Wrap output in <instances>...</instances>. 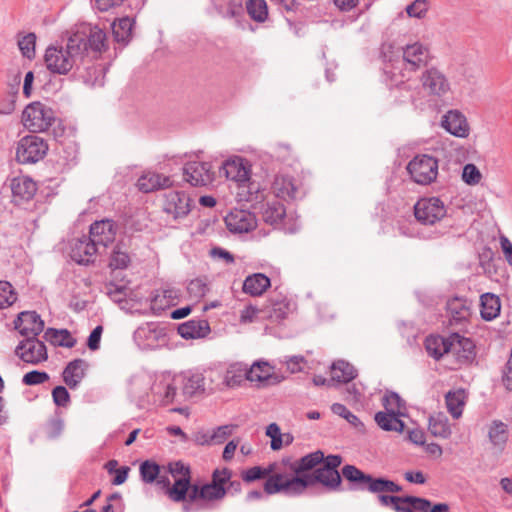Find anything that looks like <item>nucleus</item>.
Listing matches in <instances>:
<instances>
[{"label": "nucleus", "instance_id": "nucleus-1", "mask_svg": "<svg viewBox=\"0 0 512 512\" xmlns=\"http://www.w3.org/2000/svg\"><path fill=\"white\" fill-rule=\"evenodd\" d=\"M108 49L104 30L90 23H81L69 32L65 45H50L46 48L44 62L53 74L67 75L71 70H80L82 65L97 59Z\"/></svg>", "mask_w": 512, "mask_h": 512}, {"label": "nucleus", "instance_id": "nucleus-2", "mask_svg": "<svg viewBox=\"0 0 512 512\" xmlns=\"http://www.w3.org/2000/svg\"><path fill=\"white\" fill-rule=\"evenodd\" d=\"M323 460L322 450H316L300 458L287 456L283 463L289 470L288 479L279 482L282 478L279 474L268 481L266 490L269 493L283 492L286 496L297 497L303 495L308 488L321 484L327 491H340L343 474L320 466Z\"/></svg>", "mask_w": 512, "mask_h": 512}, {"label": "nucleus", "instance_id": "nucleus-3", "mask_svg": "<svg viewBox=\"0 0 512 512\" xmlns=\"http://www.w3.org/2000/svg\"><path fill=\"white\" fill-rule=\"evenodd\" d=\"M226 179L235 183L238 189L240 200L247 202L257 201L259 199V187L255 182H251V164L241 156H231L226 158Z\"/></svg>", "mask_w": 512, "mask_h": 512}, {"label": "nucleus", "instance_id": "nucleus-4", "mask_svg": "<svg viewBox=\"0 0 512 512\" xmlns=\"http://www.w3.org/2000/svg\"><path fill=\"white\" fill-rule=\"evenodd\" d=\"M343 477L350 482V490L369 491L371 493H398L402 487L386 478H374L354 465L347 464L342 468Z\"/></svg>", "mask_w": 512, "mask_h": 512}, {"label": "nucleus", "instance_id": "nucleus-5", "mask_svg": "<svg viewBox=\"0 0 512 512\" xmlns=\"http://www.w3.org/2000/svg\"><path fill=\"white\" fill-rule=\"evenodd\" d=\"M168 328L163 322L142 323L133 333V341L143 351L156 350L168 342Z\"/></svg>", "mask_w": 512, "mask_h": 512}, {"label": "nucleus", "instance_id": "nucleus-6", "mask_svg": "<svg viewBox=\"0 0 512 512\" xmlns=\"http://www.w3.org/2000/svg\"><path fill=\"white\" fill-rule=\"evenodd\" d=\"M180 378L164 372L155 376L148 401L158 406H168L177 401Z\"/></svg>", "mask_w": 512, "mask_h": 512}, {"label": "nucleus", "instance_id": "nucleus-7", "mask_svg": "<svg viewBox=\"0 0 512 512\" xmlns=\"http://www.w3.org/2000/svg\"><path fill=\"white\" fill-rule=\"evenodd\" d=\"M48 149V144L43 138L26 135L17 143L15 160L22 165L36 164L44 159Z\"/></svg>", "mask_w": 512, "mask_h": 512}, {"label": "nucleus", "instance_id": "nucleus-8", "mask_svg": "<svg viewBox=\"0 0 512 512\" xmlns=\"http://www.w3.org/2000/svg\"><path fill=\"white\" fill-rule=\"evenodd\" d=\"M438 167L437 158L428 154H418L409 161L406 169L415 183L428 185L436 180Z\"/></svg>", "mask_w": 512, "mask_h": 512}, {"label": "nucleus", "instance_id": "nucleus-9", "mask_svg": "<svg viewBox=\"0 0 512 512\" xmlns=\"http://www.w3.org/2000/svg\"><path fill=\"white\" fill-rule=\"evenodd\" d=\"M22 121L24 126L34 133L44 132L52 126L55 115L54 111L47 105L41 102H33L24 109Z\"/></svg>", "mask_w": 512, "mask_h": 512}, {"label": "nucleus", "instance_id": "nucleus-10", "mask_svg": "<svg viewBox=\"0 0 512 512\" xmlns=\"http://www.w3.org/2000/svg\"><path fill=\"white\" fill-rule=\"evenodd\" d=\"M286 458L287 456H284L281 458L280 461L270 463L267 467L253 466L249 469L243 470L241 472V478L245 483H252L260 479H266L263 485L264 492L267 495L278 494L279 492L269 493L266 490V485L270 479L279 474L282 476L279 482H285L288 479L289 470L283 463Z\"/></svg>", "mask_w": 512, "mask_h": 512}, {"label": "nucleus", "instance_id": "nucleus-11", "mask_svg": "<svg viewBox=\"0 0 512 512\" xmlns=\"http://www.w3.org/2000/svg\"><path fill=\"white\" fill-rule=\"evenodd\" d=\"M447 213L444 202L438 197L420 198L414 205V216L422 225H434Z\"/></svg>", "mask_w": 512, "mask_h": 512}, {"label": "nucleus", "instance_id": "nucleus-12", "mask_svg": "<svg viewBox=\"0 0 512 512\" xmlns=\"http://www.w3.org/2000/svg\"><path fill=\"white\" fill-rule=\"evenodd\" d=\"M260 214L262 220L274 228H282L290 233L296 231L294 224H287V221H290V217L287 215L284 204L276 197L267 200L261 205Z\"/></svg>", "mask_w": 512, "mask_h": 512}, {"label": "nucleus", "instance_id": "nucleus-13", "mask_svg": "<svg viewBox=\"0 0 512 512\" xmlns=\"http://www.w3.org/2000/svg\"><path fill=\"white\" fill-rule=\"evenodd\" d=\"M215 173L209 162L188 161L183 166L184 180L193 187H203L211 184Z\"/></svg>", "mask_w": 512, "mask_h": 512}, {"label": "nucleus", "instance_id": "nucleus-14", "mask_svg": "<svg viewBox=\"0 0 512 512\" xmlns=\"http://www.w3.org/2000/svg\"><path fill=\"white\" fill-rule=\"evenodd\" d=\"M191 198L184 191H168L163 195V211L174 220L186 217L191 211Z\"/></svg>", "mask_w": 512, "mask_h": 512}, {"label": "nucleus", "instance_id": "nucleus-15", "mask_svg": "<svg viewBox=\"0 0 512 512\" xmlns=\"http://www.w3.org/2000/svg\"><path fill=\"white\" fill-rule=\"evenodd\" d=\"M15 353L26 363L38 364L48 358L44 342L36 337H26L15 349Z\"/></svg>", "mask_w": 512, "mask_h": 512}, {"label": "nucleus", "instance_id": "nucleus-16", "mask_svg": "<svg viewBox=\"0 0 512 512\" xmlns=\"http://www.w3.org/2000/svg\"><path fill=\"white\" fill-rule=\"evenodd\" d=\"M429 50L421 43L415 42L403 47L402 71L415 72L427 66Z\"/></svg>", "mask_w": 512, "mask_h": 512}, {"label": "nucleus", "instance_id": "nucleus-17", "mask_svg": "<svg viewBox=\"0 0 512 512\" xmlns=\"http://www.w3.org/2000/svg\"><path fill=\"white\" fill-rule=\"evenodd\" d=\"M191 501L196 499L213 500L224 496V469H216L213 473V482L199 488L193 485L188 494Z\"/></svg>", "mask_w": 512, "mask_h": 512}, {"label": "nucleus", "instance_id": "nucleus-18", "mask_svg": "<svg viewBox=\"0 0 512 512\" xmlns=\"http://www.w3.org/2000/svg\"><path fill=\"white\" fill-rule=\"evenodd\" d=\"M257 226L254 213L245 209H233L226 215V228L232 233H247Z\"/></svg>", "mask_w": 512, "mask_h": 512}, {"label": "nucleus", "instance_id": "nucleus-19", "mask_svg": "<svg viewBox=\"0 0 512 512\" xmlns=\"http://www.w3.org/2000/svg\"><path fill=\"white\" fill-rule=\"evenodd\" d=\"M421 82L424 90L430 95L441 97L450 90V83L445 74L434 67L423 72Z\"/></svg>", "mask_w": 512, "mask_h": 512}, {"label": "nucleus", "instance_id": "nucleus-20", "mask_svg": "<svg viewBox=\"0 0 512 512\" xmlns=\"http://www.w3.org/2000/svg\"><path fill=\"white\" fill-rule=\"evenodd\" d=\"M116 234V223L111 219H102L90 225L88 238L95 243L97 247H107L114 242Z\"/></svg>", "mask_w": 512, "mask_h": 512}, {"label": "nucleus", "instance_id": "nucleus-21", "mask_svg": "<svg viewBox=\"0 0 512 512\" xmlns=\"http://www.w3.org/2000/svg\"><path fill=\"white\" fill-rule=\"evenodd\" d=\"M12 202L15 205H22L33 199L37 191L36 182L28 176H17L10 181Z\"/></svg>", "mask_w": 512, "mask_h": 512}, {"label": "nucleus", "instance_id": "nucleus-22", "mask_svg": "<svg viewBox=\"0 0 512 512\" xmlns=\"http://www.w3.org/2000/svg\"><path fill=\"white\" fill-rule=\"evenodd\" d=\"M98 247L88 236H82L73 240L71 243L70 256L73 261L79 265H89L94 263Z\"/></svg>", "mask_w": 512, "mask_h": 512}, {"label": "nucleus", "instance_id": "nucleus-23", "mask_svg": "<svg viewBox=\"0 0 512 512\" xmlns=\"http://www.w3.org/2000/svg\"><path fill=\"white\" fill-rule=\"evenodd\" d=\"M271 188L275 197L278 199L289 201L296 200L300 197V183L291 175H276Z\"/></svg>", "mask_w": 512, "mask_h": 512}, {"label": "nucleus", "instance_id": "nucleus-24", "mask_svg": "<svg viewBox=\"0 0 512 512\" xmlns=\"http://www.w3.org/2000/svg\"><path fill=\"white\" fill-rule=\"evenodd\" d=\"M14 328L25 337H37L44 329V321L35 311H23L14 320Z\"/></svg>", "mask_w": 512, "mask_h": 512}, {"label": "nucleus", "instance_id": "nucleus-25", "mask_svg": "<svg viewBox=\"0 0 512 512\" xmlns=\"http://www.w3.org/2000/svg\"><path fill=\"white\" fill-rule=\"evenodd\" d=\"M446 314L450 325L465 324L471 315L468 300L461 297L449 299L446 304Z\"/></svg>", "mask_w": 512, "mask_h": 512}, {"label": "nucleus", "instance_id": "nucleus-26", "mask_svg": "<svg viewBox=\"0 0 512 512\" xmlns=\"http://www.w3.org/2000/svg\"><path fill=\"white\" fill-rule=\"evenodd\" d=\"M442 127L450 134L464 138L469 134V126L465 116L457 111H448L442 119Z\"/></svg>", "mask_w": 512, "mask_h": 512}, {"label": "nucleus", "instance_id": "nucleus-27", "mask_svg": "<svg viewBox=\"0 0 512 512\" xmlns=\"http://www.w3.org/2000/svg\"><path fill=\"white\" fill-rule=\"evenodd\" d=\"M177 331L184 339H197L207 336L210 332V326L207 320L191 319L179 324Z\"/></svg>", "mask_w": 512, "mask_h": 512}, {"label": "nucleus", "instance_id": "nucleus-28", "mask_svg": "<svg viewBox=\"0 0 512 512\" xmlns=\"http://www.w3.org/2000/svg\"><path fill=\"white\" fill-rule=\"evenodd\" d=\"M87 363L83 359H74L70 361L62 372L64 383L70 388L78 387L82 379L85 377V369Z\"/></svg>", "mask_w": 512, "mask_h": 512}, {"label": "nucleus", "instance_id": "nucleus-29", "mask_svg": "<svg viewBox=\"0 0 512 512\" xmlns=\"http://www.w3.org/2000/svg\"><path fill=\"white\" fill-rule=\"evenodd\" d=\"M171 185L172 180L169 176L155 172H148L143 174L137 181L139 190L144 193H149L162 188H168Z\"/></svg>", "mask_w": 512, "mask_h": 512}, {"label": "nucleus", "instance_id": "nucleus-30", "mask_svg": "<svg viewBox=\"0 0 512 512\" xmlns=\"http://www.w3.org/2000/svg\"><path fill=\"white\" fill-rule=\"evenodd\" d=\"M399 69V67L392 65L391 69L386 67L385 73L391 74V80L394 83L396 89L399 91L405 92L403 94V97H405L407 100L415 101L416 100V82H411L410 77L407 76L402 70H399V74L401 76V80L396 79V72L395 70Z\"/></svg>", "mask_w": 512, "mask_h": 512}, {"label": "nucleus", "instance_id": "nucleus-31", "mask_svg": "<svg viewBox=\"0 0 512 512\" xmlns=\"http://www.w3.org/2000/svg\"><path fill=\"white\" fill-rule=\"evenodd\" d=\"M178 377L180 378V385H182V391L185 396L192 397L198 392L206 391L207 383L205 382L203 373L188 372Z\"/></svg>", "mask_w": 512, "mask_h": 512}, {"label": "nucleus", "instance_id": "nucleus-32", "mask_svg": "<svg viewBox=\"0 0 512 512\" xmlns=\"http://www.w3.org/2000/svg\"><path fill=\"white\" fill-rule=\"evenodd\" d=\"M179 290L175 288H164L156 290L151 298V309L153 311H163L166 308L175 305L179 299Z\"/></svg>", "mask_w": 512, "mask_h": 512}, {"label": "nucleus", "instance_id": "nucleus-33", "mask_svg": "<svg viewBox=\"0 0 512 512\" xmlns=\"http://www.w3.org/2000/svg\"><path fill=\"white\" fill-rule=\"evenodd\" d=\"M452 348H455L454 343L439 335H430L425 339V349L428 355L435 360H439L444 354L452 351Z\"/></svg>", "mask_w": 512, "mask_h": 512}, {"label": "nucleus", "instance_id": "nucleus-34", "mask_svg": "<svg viewBox=\"0 0 512 512\" xmlns=\"http://www.w3.org/2000/svg\"><path fill=\"white\" fill-rule=\"evenodd\" d=\"M508 426L501 420H493L488 428V438L490 443L498 451L502 452L508 441Z\"/></svg>", "mask_w": 512, "mask_h": 512}, {"label": "nucleus", "instance_id": "nucleus-35", "mask_svg": "<svg viewBox=\"0 0 512 512\" xmlns=\"http://www.w3.org/2000/svg\"><path fill=\"white\" fill-rule=\"evenodd\" d=\"M270 285V279L266 275L262 273H255L246 277L242 283V289L246 294L251 296H260L267 290V288L270 287Z\"/></svg>", "mask_w": 512, "mask_h": 512}, {"label": "nucleus", "instance_id": "nucleus-36", "mask_svg": "<svg viewBox=\"0 0 512 512\" xmlns=\"http://www.w3.org/2000/svg\"><path fill=\"white\" fill-rule=\"evenodd\" d=\"M466 400L467 394L466 391L462 388L449 391L445 395L447 410L454 419H458L462 416Z\"/></svg>", "mask_w": 512, "mask_h": 512}, {"label": "nucleus", "instance_id": "nucleus-37", "mask_svg": "<svg viewBox=\"0 0 512 512\" xmlns=\"http://www.w3.org/2000/svg\"><path fill=\"white\" fill-rule=\"evenodd\" d=\"M480 306V314L482 319L491 321L495 319L500 313V298L493 293H485L480 297Z\"/></svg>", "mask_w": 512, "mask_h": 512}, {"label": "nucleus", "instance_id": "nucleus-38", "mask_svg": "<svg viewBox=\"0 0 512 512\" xmlns=\"http://www.w3.org/2000/svg\"><path fill=\"white\" fill-rule=\"evenodd\" d=\"M452 339H457V343H454L452 351L457 355V359L460 363L467 364L475 358V345L474 343L465 337H460L458 334H453Z\"/></svg>", "mask_w": 512, "mask_h": 512}, {"label": "nucleus", "instance_id": "nucleus-39", "mask_svg": "<svg viewBox=\"0 0 512 512\" xmlns=\"http://www.w3.org/2000/svg\"><path fill=\"white\" fill-rule=\"evenodd\" d=\"M250 381L249 368L243 363H231L226 369V386H241Z\"/></svg>", "mask_w": 512, "mask_h": 512}, {"label": "nucleus", "instance_id": "nucleus-40", "mask_svg": "<svg viewBox=\"0 0 512 512\" xmlns=\"http://www.w3.org/2000/svg\"><path fill=\"white\" fill-rule=\"evenodd\" d=\"M374 420L384 431H396L402 433L405 428V424L400 419V415L394 413L379 411L375 414Z\"/></svg>", "mask_w": 512, "mask_h": 512}, {"label": "nucleus", "instance_id": "nucleus-41", "mask_svg": "<svg viewBox=\"0 0 512 512\" xmlns=\"http://www.w3.org/2000/svg\"><path fill=\"white\" fill-rule=\"evenodd\" d=\"M357 376L353 365L344 360H338L331 365V380L340 383H348Z\"/></svg>", "mask_w": 512, "mask_h": 512}, {"label": "nucleus", "instance_id": "nucleus-42", "mask_svg": "<svg viewBox=\"0 0 512 512\" xmlns=\"http://www.w3.org/2000/svg\"><path fill=\"white\" fill-rule=\"evenodd\" d=\"M44 338L54 346L72 348L76 344V339L67 329L48 328L44 332Z\"/></svg>", "mask_w": 512, "mask_h": 512}, {"label": "nucleus", "instance_id": "nucleus-43", "mask_svg": "<svg viewBox=\"0 0 512 512\" xmlns=\"http://www.w3.org/2000/svg\"><path fill=\"white\" fill-rule=\"evenodd\" d=\"M194 441L198 445H215L224 443V425L212 430H202L194 434Z\"/></svg>", "mask_w": 512, "mask_h": 512}, {"label": "nucleus", "instance_id": "nucleus-44", "mask_svg": "<svg viewBox=\"0 0 512 512\" xmlns=\"http://www.w3.org/2000/svg\"><path fill=\"white\" fill-rule=\"evenodd\" d=\"M205 378L206 391L213 392L221 390L224 386V367L222 365L210 367L203 373Z\"/></svg>", "mask_w": 512, "mask_h": 512}, {"label": "nucleus", "instance_id": "nucleus-45", "mask_svg": "<svg viewBox=\"0 0 512 512\" xmlns=\"http://www.w3.org/2000/svg\"><path fill=\"white\" fill-rule=\"evenodd\" d=\"M428 430L433 436L443 439L451 435L448 418L442 414L429 417Z\"/></svg>", "mask_w": 512, "mask_h": 512}, {"label": "nucleus", "instance_id": "nucleus-46", "mask_svg": "<svg viewBox=\"0 0 512 512\" xmlns=\"http://www.w3.org/2000/svg\"><path fill=\"white\" fill-rule=\"evenodd\" d=\"M382 405L385 408V412L394 413L400 416H404L403 410L406 409L405 401L400 395L394 391H387L382 398Z\"/></svg>", "mask_w": 512, "mask_h": 512}, {"label": "nucleus", "instance_id": "nucleus-47", "mask_svg": "<svg viewBox=\"0 0 512 512\" xmlns=\"http://www.w3.org/2000/svg\"><path fill=\"white\" fill-rule=\"evenodd\" d=\"M273 367L268 362L256 361L249 368L250 382L264 383L272 377Z\"/></svg>", "mask_w": 512, "mask_h": 512}, {"label": "nucleus", "instance_id": "nucleus-48", "mask_svg": "<svg viewBox=\"0 0 512 512\" xmlns=\"http://www.w3.org/2000/svg\"><path fill=\"white\" fill-rule=\"evenodd\" d=\"M190 488L192 489L190 479L187 477L178 478L175 479L172 487L167 488V494L169 498L175 502L184 501Z\"/></svg>", "mask_w": 512, "mask_h": 512}, {"label": "nucleus", "instance_id": "nucleus-49", "mask_svg": "<svg viewBox=\"0 0 512 512\" xmlns=\"http://www.w3.org/2000/svg\"><path fill=\"white\" fill-rule=\"evenodd\" d=\"M36 39L37 37L33 32L18 35L17 45L23 57L29 60L35 57Z\"/></svg>", "mask_w": 512, "mask_h": 512}, {"label": "nucleus", "instance_id": "nucleus-50", "mask_svg": "<svg viewBox=\"0 0 512 512\" xmlns=\"http://www.w3.org/2000/svg\"><path fill=\"white\" fill-rule=\"evenodd\" d=\"M246 9L249 16L256 22L262 23L268 17V8L265 0H247Z\"/></svg>", "mask_w": 512, "mask_h": 512}, {"label": "nucleus", "instance_id": "nucleus-51", "mask_svg": "<svg viewBox=\"0 0 512 512\" xmlns=\"http://www.w3.org/2000/svg\"><path fill=\"white\" fill-rule=\"evenodd\" d=\"M134 20L129 17H123L118 20V23L113 24L114 37L118 42H126L129 40Z\"/></svg>", "mask_w": 512, "mask_h": 512}, {"label": "nucleus", "instance_id": "nucleus-52", "mask_svg": "<svg viewBox=\"0 0 512 512\" xmlns=\"http://www.w3.org/2000/svg\"><path fill=\"white\" fill-rule=\"evenodd\" d=\"M379 503L384 507H391L396 512H411L408 508H405L406 505V496H395V495H386L383 493H377Z\"/></svg>", "mask_w": 512, "mask_h": 512}, {"label": "nucleus", "instance_id": "nucleus-53", "mask_svg": "<svg viewBox=\"0 0 512 512\" xmlns=\"http://www.w3.org/2000/svg\"><path fill=\"white\" fill-rule=\"evenodd\" d=\"M16 300L17 293L12 284L8 281L0 280V309L10 307Z\"/></svg>", "mask_w": 512, "mask_h": 512}, {"label": "nucleus", "instance_id": "nucleus-54", "mask_svg": "<svg viewBox=\"0 0 512 512\" xmlns=\"http://www.w3.org/2000/svg\"><path fill=\"white\" fill-rule=\"evenodd\" d=\"M141 479L146 483L154 482L160 473V466L152 461L146 460L140 465Z\"/></svg>", "mask_w": 512, "mask_h": 512}, {"label": "nucleus", "instance_id": "nucleus-55", "mask_svg": "<svg viewBox=\"0 0 512 512\" xmlns=\"http://www.w3.org/2000/svg\"><path fill=\"white\" fill-rule=\"evenodd\" d=\"M130 264V256L116 246L110 256L109 267L112 269H126Z\"/></svg>", "mask_w": 512, "mask_h": 512}, {"label": "nucleus", "instance_id": "nucleus-56", "mask_svg": "<svg viewBox=\"0 0 512 512\" xmlns=\"http://www.w3.org/2000/svg\"><path fill=\"white\" fill-rule=\"evenodd\" d=\"M208 290L207 282L203 278L193 279L187 285V292L192 299L202 298Z\"/></svg>", "mask_w": 512, "mask_h": 512}, {"label": "nucleus", "instance_id": "nucleus-57", "mask_svg": "<svg viewBox=\"0 0 512 512\" xmlns=\"http://www.w3.org/2000/svg\"><path fill=\"white\" fill-rule=\"evenodd\" d=\"M331 411L342 418H344L348 423L353 425L354 427L362 426V422L360 419L353 414L345 405L341 403H334L331 406Z\"/></svg>", "mask_w": 512, "mask_h": 512}, {"label": "nucleus", "instance_id": "nucleus-58", "mask_svg": "<svg viewBox=\"0 0 512 512\" xmlns=\"http://www.w3.org/2000/svg\"><path fill=\"white\" fill-rule=\"evenodd\" d=\"M64 429V421L59 416L51 418L46 424V435L49 439L58 438Z\"/></svg>", "mask_w": 512, "mask_h": 512}, {"label": "nucleus", "instance_id": "nucleus-59", "mask_svg": "<svg viewBox=\"0 0 512 512\" xmlns=\"http://www.w3.org/2000/svg\"><path fill=\"white\" fill-rule=\"evenodd\" d=\"M283 362L291 373L301 372L307 364V360L302 355L286 356Z\"/></svg>", "mask_w": 512, "mask_h": 512}, {"label": "nucleus", "instance_id": "nucleus-60", "mask_svg": "<svg viewBox=\"0 0 512 512\" xmlns=\"http://www.w3.org/2000/svg\"><path fill=\"white\" fill-rule=\"evenodd\" d=\"M49 379L48 373L44 371L32 370L26 373L22 378V383L28 386L38 385Z\"/></svg>", "mask_w": 512, "mask_h": 512}, {"label": "nucleus", "instance_id": "nucleus-61", "mask_svg": "<svg viewBox=\"0 0 512 512\" xmlns=\"http://www.w3.org/2000/svg\"><path fill=\"white\" fill-rule=\"evenodd\" d=\"M428 10L427 0H415L406 7V12L410 17L422 18Z\"/></svg>", "mask_w": 512, "mask_h": 512}, {"label": "nucleus", "instance_id": "nucleus-62", "mask_svg": "<svg viewBox=\"0 0 512 512\" xmlns=\"http://www.w3.org/2000/svg\"><path fill=\"white\" fill-rule=\"evenodd\" d=\"M52 398L58 407H67L70 403V394L64 386H56L52 390Z\"/></svg>", "mask_w": 512, "mask_h": 512}, {"label": "nucleus", "instance_id": "nucleus-63", "mask_svg": "<svg viewBox=\"0 0 512 512\" xmlns=\"http://www.w3.org/2000/svg\"><path fill=\"white\" fill-rule=\"evenodd\" d=\"M462 178L465 183L474 185L480 182L481 173L474 164H466L463 168Z\"/></svg>", "mask_w": 512, "mask_h": 512}, {"label": "nucleus", "instance_id": "nucleus-64", "mask_svg": "<svg viewBox=\"0 0 512 512\" xmlns=\"http://www.w3.org/2000/svg\"><path fill=\"white\" fill-rule=\"evenodd\" d=\"M289 310L288 304L285 303H275L272 308L267 312V316L272 319V321L280 322L287 317Z\"/></svg>", "mask_w": 512, "mask_h": 512}]
</instances>
